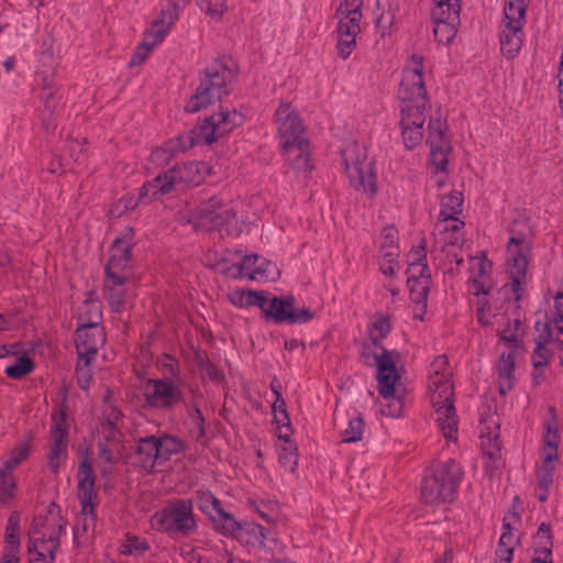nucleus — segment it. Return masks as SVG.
<instances>
[{"label": "nucleus", "mask_w": 563, "mask_h": 563, "mask_svg": "<svg viewBox=\"0 0 563 563\" xmlns=\"http://www.w3.org/2000/svg\"><path fill=\"white\" fill-rule=\"evenodd\" d=\"M398 96L404 103L400 113L401 135L408 150L416 148L423 140L426 111L430 110L423 80V57L412 55L402 70Z\"/></svg>", "instance_id": "f257e3e1"}, {"label": "nucleus", "mask_w": 563, "mask_h": 563, "mask_svg": "<svg viewBox=\"0 0 563 563\" xmlns=\"http://www.w3.org/2000/svg\"><path fill=\"white\" fill-rule=\"evenodd\" d=\"M234 73L235 70L230 68L223 59L207 66L195 95L185 106V110L195 113L228 96L231 91L230 84Z\"/></svg>", "instance_id": "f03ea898"}, {"label": "nucleus", "mask_w": 563, "mask_h": 563, "mask_svg": "<svg viewBox=\"0 0 563 563\" xmlns=\"http://www.w3.org/2000/svg\"><path fill=\"white\" fill-rule=\"evenodd\" d=\"M267 292L247 290L245 307H258L266 320H273L275 323L302 324L311 321L316 312L309 308L296 307V299L292 296L274 297L271 300L266 297Z\"/></svg>", "instance_id": "7ed1b4c3"}, {"label": "nucleus", "mask_w": 563, "mask_h": 563, "mask_svg": "<svg viewBox=\"0 0 563 563\" xmlns=\"http://www.w3.org/2000/svg\"><path fill=\"white\" fill-rule=\"evenodd\" d=\"M151 525L159 532L170 536L187 537L197 530L191 499H176L156 511L151 518Z\"/></svg>", "instance_id": "20e7f679"}, {"label": "nucleus", "mask_w": 563, "mask_h": 563, "mask_svg": "<svg viewBox=\"0 0 563 563\" xmlns=\"http://www.w3.org/2000/svg\"><path fill=\"white\" fill-rule=\"evenodd\" d=\"M462 476L463 472L454 460L439 464L434 473L422 482L421 498L423 503L452 501Z\"/></svg>", "instance_id": "39448f33"}, {"label": "nucleus", "mask_w": 563, "mask_h": 563, "mask_svg": "<svg viewBox=\"0 0 563 563\" xmlns=\"http://www.w3.org/2000/svg\"><path fill=\"white\" fill-rule=\"evenodd\" d=\"M431 405L434 409L435 421L443 435L451 440L457 433V417L453 399V385L446 375L431 376L429 380Z\"/></svg>", "instance_id": "423d86ee"}, {"label": "nucleus", "mask_w": 563, "mask_h": 563, "mask_svg": "<svg viewBox=\"0 0 563 563\" xmlns=\"http://www.w3.org/2000/svg\"><path fill=\"white\" fill-rule=\"evenodd\" d=\"M510 238L507 244V264L511 291L515 302H518L523 294V286L527 283V271L529 256L531 255V241L523 232H516L514 227L509 228Z\"/></svg>", "instance_id": "0eeeda50"}, {"label": "nucleus", "mask_w": 563, "mask_h": 563, "mask_svg": "<svg viewBox=\"0 0 563 563\" xmlns=\"http://www.w3.org/2000/svg\"><path fill=\"white\" fill-rule=\"evenodd\" d=\"M399 354L396 351L384 350L377 360L378 393L387 400L382 413L389 417H399L402 411V401L395 397V384L399 379L396 371V358Z\"/></svg>", "instance_id": "6e6552de"}, {"label": "nucleus", "mask_w": 563, "mask_h": 563, "mask_svg": "<svg viewBox=\"0 0 563 563\" xmlns=\"http://www.w3.org/2000/svg\"><path fill=\"white\" fill-rule=\"evenodd\" d=\"M342 157L351 186L357 191H363L372 199L377 192L373 162L368 161L364 153H360L357 145L344 150Z\"/></svg>", "instance_id": "1a4fd4ad"}, {"label": "nucleus", "mask_w": 563, "mask_h": 563, "mask_svg": "<svg viewBox=\"0 0 563 563\" xmlns=\"http://www.w3.org/2000/svg\"><path fill=\"white\" fill-rule=\"evenodd\" d=\"M412 262L407 269L408 287L410 290V299L417 305V311L423 314L427 309V299L431 285V276L428 273L426 261V240L421 239V243L417 249L410 251Z\"/></svg>", "instance_id": "9d476101"}, {"label": "nucleus", "mask_w": 563, "mask_h": 563, "mask_svg": "<svg viewBox=\"0 0 563 563\" xmlns=\"http://www.w3.org/2000/svg\"><path fill=\"white\" fill-rule=\"evenodd\" d=\"M196 220V229L218 230L230 235L234 231L233 224L236 222V211L231 203L212 197L199 205Z\"/></svg>", "instance_id": "9b49d317"}, {"label": "nucleus", "mask_w": 563, "mask_h": 563, "mask_svg": "<svg viewBox=\"0 0 563 563\" xmlns=\"http://www.w3.org/2000/svg\"><path fill=\"white\" fill-rule=\"evenodd\" d=\"M143 396L147 407L161 410H169L184 401L180 383L168 378L147 379Z\"/></svg>", "instance_id": "f8f14e48"}, {"label": "nucleus", "mask_w": 563, "mask_h": 563, "mask_svg": "<svg viewBox=\"0 0 563 563\" xmlns=\"http://www.w3.org/2000/svg\"><path fill=\"white\" fill-rule=\"evenodd\" d=\"M196 500L198 508L218 526L221 533L234 536L243 529L240 521H236L231 514L222 509L220 500L211 492L197 490Z\"/></svg>", "instance_id": "ddd939ff"}, {"label": "nucleus", "mask_w": 563, "mask_h": 563, "mask_svg": "<svg viewBox=\"0 0 563 563\" xmlns=\"http://www.w3.org/2000/svg\"><path fill=\"white\" fill-rule=\"evenodd\" d=\"M101 311L95 306L90 324H80L75 332V345L79 356L95 358L98 350L106 342V333L100 327Z\"/></svg>", "instance_id": "4468645a"}, {"label": "nucleus", "mask_w": 563, "mask_h": 563, "mask_svg": "<svg viewBox=\"0 0 563 563\" xmlns=\"http://www.w3.org/2000/svg\"><path fill=\"white\" fill-rule=\"evenodd\" d=\"M275 122L282 147L307 141L303 136V123L291 103L286 101L279 103L275 112Z\"/></svg>", "instance_id": "2eb2a0df"}, {"label": "nucleus", "mask_w": 563, "mask_h": 563, "mask_svg": "<svg viewBox=\"0 0 563 563\" xmlns=\"http://www.w3.org/2000/svg\"><path fill=\"white\" fill-rule=\"evenodd\" d=\"M427 142L430 145V161L438 172H444L452 150L446 136V124L440 118H430Z\"/></svg>", "instance_id": "dca6fc26"}, {"label": "nucleus", "mask_w": 563, "mask_h": 563, "mask_svg": "<svg viewBox=\"0 0 563 563\" xmlns=\"http://www.w3.org/2000/svg\"><path fill=\"white\" fill-rule=\"evenodd\" d=\"M52 419V445L48 454V467L52 473L57 474L62 461L67 457L69 424L66 413L63 410H60L58 415L53 416Z\"/></svg>", "instance_id": "f3484780"}, {"label": "nucleus", "mask_w": 563, "mask_h": 563, "mask_svg": "<svg viewBox=\"0 0 563 563\" xmlns=\"http://www.w3.org/2000/svg\"><path fill=\"white\" fill-rule=\"evenodd\" d=\"M241 115L233 110H221L203 120L199 126L200 136L205 144H212L218 139L230 133L240 124Z\"/></svg>", "instance_id": "a211bd4d"}, {"label": "nucleus", "mask_w": 563, "mask_h": 563, "mask_svg": "<svg viewBox=\"0 0 563 563\" xmlns=\"http://www.w3.org/2000/svg\"><path fill=\"white\" fill-rule=\"evenodd\" d=\"M210 172V166L205 162H187L169 168V179L176 190L178 187L200 185Z\"/></svg>", "instance_id": "6ab92c4d"}, {"label": "nucleus", "mask_w": 563, "mask_h": 563, "mask_svg": "<svg viewBox=\"0 0 563 563\" xmlns=\"http://www.w3.org/2000/svg\"><path fill=\"white\" fill-rule=\"evenodd\" d=\"M339 16L338 33V54L341 58L346 59L356 45V36L361 32V16L336 14Z\"/></svg>", "instance_id": "aec40b11"}, {"label": "nucleus", "mask_w": 563, "mask_h": 563, "mask_svg": "<svg viewBox=\"0 0 563 563\" xmlns=\"http://www.w3.org/2000/svg\"><path fill=\"white\" fill-rule=\"evenodd\" d=\"M77 497L84 514H92L95 504V476L91 463L88 459L82 460L78 466Z\"/></svg>", "instance_id": "412c9836"}, {"label": "nucleus", "mask_w": 563, "mask_h": 563, "mask_svg": "<svg viewBox=\"0 0 563 563\" xmlns=\"http://www.w3.org/2000/svg\"><path fill=\"white\" fill-rule=\"evenodd\" d=\"M157 443L158 437L156 435H147L136 441L133 454L134 464L147 473L153 472L156 465H162Z\"/></svg>", "instance_id": "4be33fe9"}, {"label": "nucleus", "mask_w": 563, "mask_h": 563, "mask_svg": "<svg viewBox=\"0 0 563 563\" xmlns=\"http://www.w3.org/2000/svg\"><path fill=\"white\" fill-rule=\"evenodd\" d=\"M126 275H106L103 284V298L114 312L122 311L125 303L124 284Z\"/></svg>", "instance_id": "5701e85b"}, {"label": "nucleus", "mask_w": 563, "mask_h": 563, "mask_svg": "<svg viewBox=\"0 0 563 563\" xmlns=\"http://www.w3.org/2000/svg\"><path fill=\"white\" fill-rule=\"evenodd\" d=\"M48 514L52 519V526L51 530L47 531L46 545L43 547L44 551L49 554V562H54L56 551L59 548L60 536L65 532L66 522L63 520L59 506L55 503H51L48 506Z\"/></svg>", "instance_id": "b1692460"}, {"label": "nucleus", "mask_w": 563, "mask_h": 563, "mask_svg": "<svg viewBox=\"0 0 563 563\" xmlns=\"http://www.w3.org/2000/svg\"><path fill=\"white\" fill-rule=\"evenodd\" d=\"M481 439L485 453L493 460L500 450L499 423L494 415L481 419Z\"/></svg>", "instance_id": "393cba45"}, {"label": "nucleus", "mask_w": 563, "mask_h": 563, "mask_svg": "<svg viewBox=\"0 0 563 563\" xmlns=\"http://www.w3.org/2000/svg\"><path fill=\"white\" fill-rule=\"evenodd\" d=\"M58 86L47 77L43 78L41 99L43 101V111L41 113L43 125L46 130H54L56 122L54 119V111L57 106L56 93Z\"/></svg>", "instance_id": "a878e982"}, {"label": "nucleus", "mask_w": 563, "mask_h": 563, "mask_svg": "<svg viewBox=\"0 0 563 563\" xmlns=\"http://www.w3.org/2000/svg\"><path fill=\"white\" fill-rule=\"evenodd\" d=\"M282 148L285 158L289 162L292 169L302 173H307L312 169L308 141L295 143L288 146L284 145Z\"/></svg>", "instance_id": "bb28decb"}, {"label": "nucleus", "mask_w": 563, "mask_h": 563, "mask_svg": "<svg viewBox=\"0 0 563 563\" xmlns=\"http://www.w3.org/2000/svg\"><path fill=\"white\" fill-rule=\"evenodd\" d=\"M174 190L173 181L169 179V169L156 176L153 180L145 183L140 189V199L151 201L157 196H164Z\"/></svg>", "instance_id": "cd10ccee"}, {"label": "nucleus", "mask_w": 563, "mask_h": 563, "mask_svg": "<svg viewBox=\"0 0 563 563\" xmlns=\"http://www.w3.org/2000/svg\"><path fill=\"white\" fill-rule=\"evenodd\" d=\"M515 353L501 354L497 365L498 391L505 396L514 386Z\"/></svg>", "instance_id": "c85d7f7f"}, {"label": "nucleus", "mask_w": 563, "mask_h": 563, "mask_svg": "<svg viewBox=\"0 0 563 563\" xmlns=\"http://www.w3.org/2000/svg\"><path fill=\"white\" fill-rule=\"evenodd\" d=\"M522 27L503 25L500 32V49L504 56L511 59L520 51L522 40Z\"/></svg>", "instance_id": "c756f323"}, {"label": "nucleus", "mask_w": 563, "mask_h": 563, "mask_svg": "<svg viewBox=\"0 0 563 563\" xmlns=\"http://www.w3.org/2000/svg\"><path fill=\"white\" fill-rule=\"evenodd\" d=\"M132 250L111 246V255L104 267L106 275H124V271L131 266Z\"/></svg>", "instance_id": "7c9ffc66"}, {"label": "nucleus", "mask_w": 563, "mask_h": 563, "mask_svg": "<svg viewBox=\"0 0 563 563\" xmlns=\"http://www.w3.org/2000/svg\"><path fill=\"white\" fill-rule=\"evenodd\" d=\"M462 207L463 195L461 191L453 190L448 195H443L441 198L440 210V218H442V221L437 223V227H441V224L448 220H456L455 216L462 212Z\"/></svg>", "instance_id": "2f4dec72"}, {"label": "nucleus", "mask_w": 563, "mask_h": 563, "mask_svg": "<svg viewBox=\"0 0 563 563\" xmlns=\"http://www.w3.org/2000/svg\"><path fill=\"white\" fill-rule=\"evenodd\" d=\"M434 38L440 44H449L456 35L457 25L460 24V16L455 13H449L446 21H433Z\"/></svg>", "instance_id": "473e14b6"}, {"label": "nucleus", "mask_w": 563, "mask_h": 563, "mask_svg": "<svg viewBox=\"0 0 563 563\" xmlns=\"http://www.w3.org/2000/svg\"><path fill=\"white\" fill-rule=\"evenodd\" d=\"M51 526L52 519L48 512L45 517L37 516L34 518L31 530L29 532L30 542L27 544V552L35 550V547L38 543L46 545V536L47 531L51 530Z\"/></svg>", "instance_id": "72a5a7b5"}, {"label": "nucleus", "mask_w": 563, "mask_h": 563, "mask_svg": "<svg viewBox=\"0 0 563 563\" xmlns=\"http://www.w3.org/2000/svg\"><path fill=\"white\" fill-rule=\"evenodd\" d=\"M158 453L161 463L167 462L172 455L177 454L184 450V443L176 437L164 434L158 437Z\"/></svg>", "instance_id": "f704fd0d"}, {"label": "nucleus", "mask_w": 563, "mask_h": 563, "mask_svg": "<svg viewBox=\"0 0 563 563\" xmlns=\"http://www.w3.org/2000/svg\"><path fill=\"white\" fill-rule=\"evenodd\" d=\"M201 140L200 132L197 133L195 130H190L184 134L178 135L175 139L167 141V147H169L175 156L178 153L185 152L196 144H198Z\"/></svg>", "instance_id": "c9c22d12"}, {"label": "nucleus", "mask_w": 563, "mask_h": 563, "mask_svg": "<svg viewBox=\"0 0 563 563\" xmlns=\"http://www.w3.org/2000/svg\"><path fill=\"white\" fill-rule=\"evenodd\" d=\"M526 7V2L520 3L509 0L505 7L504 24H508V26L522 27Z\"/></svg>", "instance_id": "e433bc0d"}, {"label": "nucleus", "mask_w": 563, "mask_h": 563, "mask_svg": "<svg viewBox=\"0 0 563 563\" xmlns=\"http://www.w3.org/2000/svg\"><path fill=\"white\" fill-rule=\"evenodd\" d=\"M12 471L4 466L0 468V503L3 505L10 504L14 496L16 484Z\"/></svg>", "instance_id": "4c0bfd02"}, {"label": "nucleus", "mask_w": 563, "mask_h": 563, "mask_svg": "<svg viewBox=\"0 0 563 563\" xmlns=\"http://www.w3.org/2000/svg\"><path fill=\"white\" fill-rule=\"evenodd\" d=\"M390 332V324H389V321L387 318H379L377 320H375L369 330H368V334H369V339H371V342L372 344L376 347V349H380L382 350V354L384 353V350H386L382 344H380V341Z\"/></svg>", "instance_id": "58836bf2"}, {"label": "nucleus", "mask_w": 563, "mask_h": 563, "mask_svg": "<svg viewBox=\"0 0 563 563\" xmlns=\"http://www.w3.org/2000/svg\"><path fill=\"white\" fill-rule=\"evenodd\" d=\"M120 437L117 435L114 439L108 433L106 440L98 443V456L106 463L113 464L117 462L114 452L119 453Z\"/></svg>", "instance_id": "ea45409f"}, {"label": "nucleus", "mask_w": 563, "mask_h": 563, "mask_svg": "<svg viewBox=\"0 0 563 563\" xmlns=\"http://www.w3.org/2000/svg\"><path fill=\"white\" fill-rule=\"evenodd\" d=\"M515 314L514 319L508 320L506 328L500 333V340L508 343H517L518 335L523 332L521 328L520 307L518 305L515 308Z\"/></svg>", "instance_id": "a19ab883"}, {"label": "nucleus", "mask_w": 563, "mask_h": 563, "mask_svg": "<svg viewBox=\"0 0 563 563\" xmlns=\"http://www.w3.org/2000/svg\"><path fill=\"white\" fill-rule=\"evenodd\" d=\"M551 455H544L541 468L538 472V487L541 490H549L553 484L555 466Z\"/></svg>", "instance_id": "79ce46f5"}, {"label": "nucleus", "mask_w": 563, "mask_h": 563, "mask_svg": "<svg viewBox=\"0 0 563 563\" xmlns=\"http://www.w3.org/2000/svg\"><path fill=\"white\" fill-rule=\"evenodd\" d=\"M34 368L33 361L26 356H20L18 361L5 368V374L11 379H22L30 374Z\"/></svg>", "instance_id": "37998d69"}, {"label": "nucleus", "mask_w": 563, "mask_h": 563, "mask_svg": "<svg viewBox=\"0 0 563 563\" xmlns=\"http://www.w3.org/2000/svg\"><path fill=\"white\" fill-rule=\"evenodd\" d=\"M92 358L87 356H79L76 365V379L77 385L81 389H87L91 383L92 373L90 369V362Z\"/></svg>", "instance_id": "c03bdc74"}, {"label": "nucleus", "mask_w": 563, "mask_h": 563, "mask_svg": "<svg viewBox=\"0 0 563 563\" xmlns=\"http://www.w3.org/2000/svg\"><path fill=\"white\" fill-rule=\"evenodd\" d=\"M460 1H443L435 0V7L432 10L431 16L432 21H446V16L449 13H455V15L460 16Z\"/></svg>", "instance_id": "a18cd8bd"}, {"label": "nucleus", "mask_w": 563, "mask_h": 563, "mask_svg": "<svg viewBox=\"0 0 563 563\" xmlns=\"http://www.w3.org/2000/svg\"><path fill=\"white\" fill-rule=\"evenodd\" d=\"M454 221L455 223H453L450 228L445 224V222L441 224L443 225L441 235L446 247L460 245V242L462 241L461 228L464 225V223L457 221V219Z\"/></svg>", "instance_id": "49530a36"}, {"label": "nucleus", "mask_w": 563, "mask_h": 563, "mask_svg": "<svg viewBox=\"0 0 563 563\" xmlns=\"http://www.w3.org/2000/svg\"><path fill=\"white\" fill-rule=\"evenodd\" d=\"M286 444L279 453V463L286 471L294 473L298 465L297 446L290 440Z\"/></svg>", "instance_id": "de8ad7c7"}, {"label": "nucleus", "mask_w": 563, "mask_h": 563, "mask_svg": "<svg viewBox=\"0 0 563 563\" xmlns=\"http://www.w3.org/2000/svg\"><path fill=\"white\" fill-rule=\"evenodd\" d=\"M364 429V420L361 416L352 418L349 422L347 428L343 432L342 442H357L362 439Z\"/></svg>", "instance_id": "09e8293b"}, {"label": "nucleus", "mask_w": 563, "mask_h": 563, "mask_svg": "<svg viewBox=\"0 0 563 563\" xmlns=\"http://www.w3.org/2000/svg\"><path fill=\"white\" fill-rule=\"evenodd\" d=\"M121 411L113 405H108L103 409V421L104 426L108 428V433L113 437L121 435V433L117 429V422L121 419Z\"/></svg>", "instance_id": "8fccbe9b"}, {"label": "nucleus", "mask_w": 563, "mask_h": 563, "mask_svg": "<svg viewBox=\"0 0 563 563\" xmlns=\"http://www.w3.org/2000/svg\"><path fill=\"white\" fill-rule=\"evenodd\" d=\"M179 16V5L176 2H170L161 11L159 16L154 21L156 25L166 26L169 31Z\"/></svg>", "instance_id": "3c124183"}, {"label": "nucleus", "mask_w": 563, "mask_h": 563, "mask_svg": "<svg viewBox=\"0 0 563 563\" xmlns=\"http://www.w3.org/2000/svg\"><path fill=\"white\" fill-rule=\"evenodd\" d=\"M274 423L277 426L278 439L283 440L285 443H289V439L292 434V428L288 412L282 411V413H276L274 416Z\"/></svg>", "instance_id": "603ef678"}, {"label": "nucleus", "mask_w": 563, "mask_h": 563, "mask_svg": "<svg viewBox=\"0 0 563 563\" xmlns=\"http://www.w3.org/2000/svg\"><path fill=\"white\" fill-rule=\"evenodd\" d=\"M258 261L260 256L257 254L244 256L242 262L230 267L229 272L233 277H241L243 272L246 271V275L249 276L250 273H254V267L257 265Z\"/></svg>", "instance_id": "864d4df0"}, {"label": "nucleus", "mask_w": 563, "mask_h": 563, "mask_svg": "<svg viewBox=\"0 0 563 563\" xmlns=\"http://www.w3.org/2000/svg\"><path fill=\"white\" fill-rule=\"evenodd\" d=\"M20 521L21 517L18 511H12L8 519L5 529V543L7 542H20Z\"/></svg>", "instance_id": "5fc2aeb1"}, {"label": "nucleus", "mask_w": 563, "mask_h": 563, "mask_svg": "<svg viewBox=\"0 0 563 563\" xmlns=\"http://www.w3.org/2000/svg\"><path fill=\"white\" fill-rule=\"evenodd\" d=\"M168 32L169 31L166 29V26H162L159 24L156 25V23L153 22L151 27L147 31H145L143 41L147 43L150 42V44L155 47L165 38Z\"/></svg>", "instance_id": "6e6d98bb"}, {"label": "nucleus", "mask_w": 563, "mask_h": 563, "mask_svg": "<svg viewBox=\"0 0 563 563\" xmlns=\"http://www.w3.org/2000/svg\"><path fill=\"white\" fill-rule=\"evenodd\" d=\"M544 445L545 453L544 455H551L552 460L558 459V446H559V433L555 428H551L550 426L547 429V433L544 435Z\"/></svg>", "instance_id": "4d7b16f0"}, {"label": "nucleus", "mask_w": 563, "mask_h": 563, "mask_svg": "<svg viewBox=\"0 0 563 563\" xmlns=\"http://www.w3.org/2000/svg\"><path fill=\"white\" fill-rule=\"evenodd\" d=\"M362 8L363 0H341L336 14H350L362 18Z\"/></svg>", "instance_id": "13d9d810"}, {"label": "nucleus", "mask_w": 563, "mask_h": 563, "mask_svg": "<svg viewBox=\"0 0 563 563\" xmlns=\"http://www.w3.org/2000/svg\"><path fill=\"white\" fill-rule=\"evenodd\" d=\"M202 10L213 18H220L228 9L227 0H201Z\"/></svg>", "instance_id": "bf43d9fd"}, {"label": "nucleus", "mask_w": 563, "mask_h": 563, "mask_svg": "<svg viewBox=\"0 0 563 563\" xmlns=\"http://www.w3.org/2000/svg\"><path fill=\"white\" fill-rule=\"evenodd\" d=\"M174 156L175 154L165 143L162 147L152 151L150 159L153 164L162 166L168 164Z\"/></svg>", "instance_id": "052dcab7"}, {"label": "nucleus", "mask_w": 563, "mask_h": 563, "mask_svg": "<svg viewBox=\"0 0 563 563\" xmlns=\"http://www.w3.org/2000/svg\"><path fill=\"white\" fill-rule=\"evenodd\" d=\"M97 306L100 310V303L95 299H85L82 306L80 307L79 320L81 324H90L93 319V309Z\"/></svg>", "instance_id": "680f3d73"}, {"label": "nucleus", "mask_w": 563, "mask_h": 563, "mask_svg": "<svg viewBox=\"0 0 563 563\" xmlns=\"http://www.w3.org/2000/svg\"><path fill=\"white\" fill-rule=\"evenodd\" d=\"M29 454V448L26 444L21 443L13 452L9 460L3 462L2 466L7 467L8 470H13L15 466L19 465L21 461L26 459Z\"/></svg>", "instance_id": "e2e57ef3"}, {"label": "nucleus", "mask_w": 563, "mask_h": 563, "mask_svg": "<svg viewBox=\"0 0 563 563\" xmlns=\"http://www.w3.org/2000/svg\"><path fill=\"white\" fill-rule=\"evenodd\" d=\"M154 46L150 44V42L142 41V43L136 47L135 53L133 54L130 66L134 67L141 65L150 53L153 51Z\"/></svg>", "instance_id": "0e129e2a"}, {"label": "nucleus", "mask_w": 563, "mask_h": 563, "mask_svg": "<svg viewBox=\"0 0 563 563\" xmlns=\"http://www.w3.org/2000/svg\"><path fill=\"white\" fill-rule=\"evenodd\" d=\"M276 271V266L271 261H267L266 258H261L257 263V265L254 267V273H250L249 277L251 279H255L257 275L269 277L274 274Z\"/></svg>", "instance_id": "69168bd1"}, {"label": "nucleus", "mask_w": 563, "mask_h": 563, "mask_svg": "<svg viewBox=\"0 0 563 563\" xmlns=\"http://www.w3.org/2000/svg\"><path fill=\"white\" fill-rule=\"evenodd\" d=\"M135 234V230L132 227H125L120 235L114 240L112 246L114 247H128L132 250L133 247V238Z\"/></svg>", "instance_id": "338daca9"}, {"label": "nucleus", "mask_w": 563, "mask_h": 563, "mask_svg": "<svg viewBox=\"0 0 563 563\" xmlns=\"http://www.w3.org/2000/svg\"><path fill=\"white\" fill-rule=\"evenodd\" d=\"M534 368H545L549 364V350L538 344L531 356Z\"/></svg>", "instance_id": "774afa93"}]
</instances>
